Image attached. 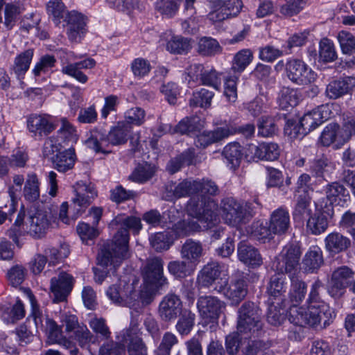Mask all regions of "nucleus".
Listing matches in <instances>:
<instances>
[{
    "instance_id": "obj_51",
    "label": "nucleus",
    "mask_w": 355,
    "mask_h": 355,
    "mask_svg": "<svg viewBox=\"0 0 355 355\" xmlns=\"http://www.w3.org/2000/svg\"><path fill=\"white\" fill-rule=\"evenodd\" d=\"M198 50L202 55H211L220 52L221 48L216 40L209 37H203L198 41Z\"/></svg>"
},
{
    "instance_id": "obj_37",
    "label": "nucleus",
    "mask_w": 355,
    "mask_h": 355,
    "mask_svg": "<svg viewBox=\"0 0 355 355\" xmlns=\"http://www.w3.org/2000/svg\"><path fill=\"white\" fill-rule=\"evenodd\" d=\"M295 205L293 212V219L297 222H302L311 214V196L307 193L295 195Z\"/></svg>"
},
{
    "instance_id": "obj_18",
    "label": "nucleus",
    "mask_w": 355,
    "mask_h": 355,
    "mask_svg": "<svg viewBox=\"0 0 355 355\" xmlns=\"http://www.w3.org/2000/svg\"><path fill=\"white\" fill-rule=\"evenodd\" d=\"M197 308L200 315L204 320L207 322H214L224 313L226 304L217 297L205 295L198 299Z\"/></svg>"
},
{
    "instance_id": "obj_36",
    "label": "nucleus",
    "mask_w": 355,
    "mask_h": 355,
    "mask_svg": "<svg viewBox=\"0 0 355 355\" xmlns=\"http://www.w3.org/2000/svg\"><path fill=\"white\" fill-rule=\"evenodd\" d=\"M324 243L327 251L338 254L346 250L350 246L351 241L342 234L334 232L325 237Z\"/></svg>"
},
{
    "instance_id": "obj_7",
    "label": "nucleus",
    "mask_w": 355,
    "mask_h": 355,
    "mask_svg": "<svg viewBox=\"0 0 355 355\" xmlns=\"http://www.w3.org/2000/svg\"><path fill=\"white\" fill-rule=\"evenodd\" d=\"M24 214L19 213L15 222L14 227L8 231V236L19 245L18 236L20 235L19 228L21 225L25 227L26 231L34 237H41L51 225L50 216L46 211L37 210L31 214L28 220L23 224Z\"/></svg>"
},
{
    "instance_id": "obj_57",
    "label": "nucleus",
    "mask_w": 355,
    "mask_h": 355,
    "mask_svg": "<svg viewBox=\"0 0 355 355\" xmlns=\"http://www.w3.org/2000/svg\"><path fill=\"white\" fill-rule=\"evenodd\" d=\"M106 3L111 8L128 14L139 8L138 0H106Z\"/></svg>"
},
{
    "instance_id": "obj_43",
    "label": "nucleus",
    "mask_w": 355,
    "mask_h": 355,
    "mask_svg": "<svg viewBox=\"0 0 355 355\" xmlns=\"http://www.w3.org/2000/svg\"><path fill=\"white\" fill-rule=\"evenodd\" d=\"M285 272H279L273 275L270 279L267 290L270 296L274 297L282 295L286 291V278Z\"/></svg>"
},
{
    "instance_id": "obj_64",
    "label": "nucleus",
    "mask_w": 355,
    "mask_h": 355,
    "mask_svg": "<svg viewBox=\"0 0 355 355\" xmlns=\"http://www.w3.org/2000/svg\"><path fill=\"white\" fill-rule=\"evenodd\" d=\"M340 144L347 143L355 135V119L354 117H348L345 119L342 128L339 126Z\"/></svg>"
},
{
    "instance_id": "obj_14",
    "label": "nucleus",
    "mask_w": 355,
    "mask_h": 355,
    "mask_svg": "<svg viewBox=\"0 0 355 355\" xmlns=\"http://www.w3.org/2000/svg\"><path fill=\"white\" fill-rule=\"evenodd\" d=\"M338 108V105L336 103H326L305 113L300 119L302 129L306 133L315 130L325 121L334 116Z\"/></svg>"
},
{
    "instance_id": "obj_27",
    "label": "nucleus",
    "mask_w": 355,
    "mask_h": 355,
    "mask_svg": "<svg viewBox=\"0 0 355 355\" xmlns=\"http://www.w3.org/2000/svg\"><path fill=\"white\" fill-rule=\"evenodd\" d=\"M74 192L72 201L80 207L89 206L97 196L94 186L83 181H79L74 185Z\"/></svg>"
},
{
    "instance_id": "obj_42",
    "label": "nucleus",
    "mask_w": 355,
    "mask_h": 355,
    "mask_svg": "<svg viewBox=\"0 0 355 355\" xmlns=\"http://www.w3.org/2000/svg\"><path fill=\"white\" fill-rule=\"evenodd\" d=\"M223 155L231 168L237 167L243 157L242 148L239 143H230L224 148Z\"/></svg>"
},
{
    "instance_id": "obj_35",
    "label": "nucleus",
    "mask_w": 355,
    "mask_h": 355,
    "mask_svg": "<svg viewBox=\"0 0 355 355\" xmlns=\"http://www.w3.org/2000/svg\"><path fill=\"white\" fill-rule=\"evenodd\" d=\"M297 274L288 275L291 286L288 292L289 302L292 306H297L302 302L306 293V285L304 282L297 277Z\"/></svg>"
},
{
    "instance_id": "obj_26",
    "label": "nucleus",
    "mask_w": 355,
    "mask_h": 355,
    "mask_svg": "<svg viewBox=\"0 0 355 355\" xmlns=\"http://www.w3.org/2000/svg\"><path fill=\"white\" fill-rule=\"evenodd\" d=\"M355 89V77L345 76L331 81L326 87L325 93L328 98L337 99L350 94Z\"/></svg>"
},
{
    "instance_id": "obj_33",
    "label": "nucleus",
    "mask_w": 355,
    "mask_h": 355,
    "mask_svg": "<svg viewBox=\"0 0 355 355\" xmlns=\"http://www.w3.org/2000/svg\"><path fill=\"white\" fill-rule=\"evenodd\" d=\"M76 159L75 150L69 148L51 157L53 168L60 173L73 168Z\"/></svg>"
},
{
    "instance_id": "obj_23",
    "label": "nucleus",
    "mask_w": 355,
    "mask_h": 355,
    "mask_svg": "<svg viewBox=\"0 0 355 355\" xmlns=\"http://www.w3.org/2000/svg\"><path fill=\"white\" fill-rule=\"evenodd\" d=\"M118 253H116L117 255ZM98 264L103 267H110L108 271L101 270L98 268H94V279L95 282L101 284L106 277L108 272L112 270V274L116 272V269L119 266L121 262L119 264L116 263V257L114 250L110 245L105 246L101 249L97 257Z\"/></svg>"
},
{
    "instance_id": "obj_4",
    "label": "nucleus",
    "mask_w": 355,
    "mask_h": 355,
    "mask_svg": "<svg viewBox=\"0 0 355 355\" xmlns=\"http://www.w3.org/2000/svg\"><path fill=\"white\" fill-rule=\"evenodd\" d=\"M112 225H117L120 227L113 237L111 245L112 250H114L115 254L116 263H120L125 259L129 257L128 242L129 231L137 234L142 228L141 219L136 216H125L124 215L117 216L111 223Z\"/></svg>"
},
{
    "instance_id": "obj_2",
    "label": "nucleus",
    "mask_w": 355,
    "mask_h": 355,
    "mask_svg": "<svg viewBox=\"0 0 355 355\" xmlns=\"http://www.w3.org/2000/svg\"><path fill=\"white\" fill-rule=\"evenodd\" d=\"M320 281H315L311 287L306 300L307 306H292L289 309L288 320L300 328L327 327L336 317L334 311L321 299Z\"/></svg>"
},
{
    "instance_id": "obj_8",
    "label": "nucleus",
    "mask_w": 355,
    "mask_h": 355,
    "mask_svg": "<svg viewBox=\"0 0 355 355\" xmlns=\"http://www.w3.org/2000/svg\"><path fill=\"white\" fill-rule=\"evenodd\" d=\"M228 267L217 262L205 265L198 276V281L202 286H212L217 292H221L224 289V286L228 285Z\"/></svg>"
},
{
    "instance_id": "obj_47",
    "label": "nucleus",
    "mask_w": 355,
    "mask_h": 355,
    "mask_svg": "<svg viewBox=\"0 0 355 355\" xmlns=\"http://www.w3.org/2000/svg\"><path fill=\"white\" fill-rule=\"evenodd\" d=\"M253 53L250 49H242L236 53L232 61V69L235 72L241 73L251 63Z\"/></svg>"
},
{
    "instance_id": "obj_10",
    "label": "nucleus",
    "mask_w": 355,
    "mask_h": 355,
    "mask_svg": "<svg viewBox=\"0 0 355 355\" xmlns=\"http://www.w3.org/2000/svg\"><path fill=\"white\" fill-rule=\"evenodd\" d=\"M220 215L226 223L236 226L253 213L251 203L245 204L233 198H224L220 203Z\"/></svg>"
},
{
    "instance_id": "obj_32",
    "label": "nucleus",
    "mask_w": 355,
    "mask_h": 355,
    "mask_svg": "<svg viewBox=\"0 0 355 355\" xmlns=\"http://www.w3.org/2000/svg\"><path fill=\"white\" fill-rule=\"evenodd\" d=\"M349 199V191L341 184L334 182L326 188V196L318 201H325L334 207V204L342 205Z\"/></svg>"
},
{
    "instance_id": "obj_34",
    "label": "nucleus",
    "mask_w": 355,
    "mask_h": 355,
    "mask_svg": "<svg viewBox=\"0 0 355 355\" xmlns=\"http://www.w3.org/2000/svg\"><path fill=\"white\" fill-rule=\"evenodd\" d=\"M323 263L322 251L318 245L311 246L302 260L303 268L307 272H315Z\"/></svg>"
},
{
    "instance_id": "obj_39",
    "label": "nucleus",
    "mask_w": 355,
    "mask_h": 355,
    "mask_svg": "<svg viewBox=\"0 0 355 355\" xmlns=\"http://www.w3.org/2000/svg\"><path fill=\"white\" fill-rule=\"evenodd\" d=\"M33 55V49H29L20 53L15 58L11 69L19 80L23 79L25 73L28 71Z\"/></svg>"
},
{
    "instance_id": "obj_22",
    "label": "nucleus",
    "mask_w": 355,
    "mask_h": 355,
    "mask_svg": "<svg viewBox=\"0 0 355 355\" xmlns=\"http://www.w3.org/2000/svg\"><path fill=\"white\" fill-rule=\"evenodd\" d=\"M354 277V272L347 266L338 268L334 271L330 282L329 293L333 297L341 295L347 287H350Z\"/></svg>"
},
{
    "instance_id": "obj_63",
    "label": "nucleus",
    "mask_w": 355,
    "mask_h": 355,
    "mask_svg": "<svg viewBox=\"0 0 355 355\" xmlns=\"http://www.w3.org/2000/svg\"><path fill=\"white\" fill-rule=\"evenodd\" d=\"M202 84L219 90L221 85V74L213 68L205 69L202 75Z\"/></svg>"
},
{
    "instance_id": "obj_20",
    "label": "nucleus",
    "mask_w": 355,
    "mask_h": 355,
    "mask_svg": "<svg viewBox=\"0 0 355 355\" xmlns=\"http://www.w3.org/2000/svg\"><path fill=\"white\" fill-rule=\"evenodd\" d=\"M57 127L55 119L49 114H31L27 119V128L33 137L41 139Z\"/></svg>"
},
{
    "instance_id": "obj_38",
    "label": "nucleus",
    "mask_w": 355,
    "mask_h": 355,
    "mask_svg": "<svg viewBox=\"0 0 355 355\" xmlns=\"http://www.w3.org/2000/svg\"><path fill=\"white\" fill-rule=\"evenodd\" d=\"M203 247L200 241L191 239H187L182 245L180 254L182 259L189 261L191 263H198L203 255Z\"/></svg>"
},
{
    "instance_id": "obj_28",
    "label": "nucleus",
    "mask_w": 355,
    "mask_h": 355,
    "mask_svg": "<svg viewBox=\"0 0 355 355\" xmlns=\"http://www.w3.org/2000/svg\"><path fill=\"white\" fill-rule=\"evenodd\" d=\"M226 298L231 301L232 304H239L246 296L248 293V285L243 279H236L231 282L227 286H224V289L221 292Z\"/></svg>"
},
{
    "instance_id": "obj_19",
    "label": "nucleus",
    "mask_w": 355,
    "mask_h": 355,
    "mask_svg": "<svg viewBox=\"0 0 355 355\" xmlns=\"http://www.w3.org/2000/svg\"><path fill=\"white\" fill-rule=\"evenodd\" d=\"M209 3L211 11L208 14V18L213 22H219L236 16L243 7L241 0H210Z\"/></svg>"
},
{
    "instance_id": "obj_44",
    "label": "nucleus",
    "mask_w": 355,
    "mask_h": 355,
    "mask_svg": "<svg viewBox=\"0 0 355 355\" xmlns=\"http://www.w3.org/2000/svg\"><path fill=\"white\" fill-rule=\"evenodd\" d=\"M194 154L195 153L193 149H187L181 155L177 156L168 162L167 165V170L171 173H175L178 171L183 166L191 164L194 158Z\"/></svg>"
},
{
    "instance_id": "obj_3",
    "label": "nucleus",
    "mask_w": 355,
    "mask_h": 355,
    "mask_svg": "<svg viewBox=\"0 0 355 355\" xmlns=\"http://www.w3.org/2000/svg\"><path fill=\"white\" fill-rule=\"evenodd\" d=\"M46 10L55 25L67 22V33L71 42H80L87 32V18L83 15L74 10L68 12L61 0H50Z\"/></svg>"
},
{
    "instance_id": "obj_15",
    "label": "nucleus",
    "mask_w": 355,
    "mask_h": 355,
    "mask_svg": "<svg viewBox=\"0 0 355 355\" xmlns=\"http://www.w3.org/2000/svg\"><path fill=\"white\" fill-rule=\"evenodd\" d=\"M129 278L123 277L117 284H112L106 291V295L114 304L120 306H130L135 300V288Z\"/></svg>"
},
{
    "instance_id": "obj_54",
    "label": "nucleus",
    "mask_w": 355,
    "mask_h": 355,
    "mask_svg": "<svg viewBox=\"0 0 355 355\" xmlns=\"http://www.w3.org/2000/svg\"><path fill=\"white\" fill-rule=\"evenodd\" d=\"M248 232L257 240L265 242L266 239H270L272 232L270 226L267 227V223L261 221L254 222Z\"/></svg>"
},
{
    "instance_id": "obj_31",
    "label": "nucleus",
    "mask_w": 355,
    "mask_h": 355,
    "mask_svg": "<svg viewBox=\"0 0 355 355\" xmlns=\"http://www.w3.org/2000/svg\"><path fill=\"white\" fill-rule=\"evenodd\" d=\"M270 228L273 234H284L290 227V215L284 208L275 209L270 215Z\"/></svg>"
},
{
    "instance_id": "obj_52",
    "label": "nucleus",
    "mask_w": 355,
    "mask_h": 355,
    "mask_svg": "<svg viewBox=\"0 0 355 355\" xmlns=\"http://www.w3.org/2000/svg\"><path fill=\"white\" fill-rule=\"evenodd\" d=\"M180 4V0H158L155 8L161 15L170 18L178 12Z\"/></svg>"
},
{
    "instance_id": "obj_48",
    "label": "nucleus",
    "mask_w": 355,
    "mask_h": 355,
    "mask_svg": "<svg viewBox=\"0 0 355 355\" xmlns=\"http://www.w3.org/2000/svg\"><path fill=\"white\" fill-rule=\"evenodd\" d=\"M151 246L157 251L167 250L173 243V239L168 232H157L149 238Z\"/></svg>"
},
{
    "instance_id": "obj_58",
    "label": "nucleus",
    "mask_w": 355,
    "mask_h": 355,
    "mask_svg": "<svg viewBox=\"0 0 355 355\" xmlns=\"http://www.w3.org/2000/svg\"><path fill=\"white\" fill-rule=\"evenodd\" d=\"M257 127L258 135L263 137H272L277 131L274 119L269 116H262L259 120Z\"/></svg>"
},
{
    "instance_id": "obj_6",
    "label": "nucleus",
    "mask_w": 355,
    "mask_h": 355,
    "mask_svg": "<svg viewBox=\"0 0 355 355\" xmlns=\"http://www.w3.org/2000/svg\"><path fill=\"white\" fill-rule=\"evenodd\" d=\"M24 295L29 299L32 306V317L37 329L44 331L48 336L49 344H58L67 349H70L72 343L62 335V331L57 323L44 315L35 305V299L31 291L23 289Z\"/></svg>"
},
{
    "instance_id": "obj_9",
    "label": "nucleus",
    "mask_w": 355,
    "mask_h": 355,
    "mask_svg": "<svg viewBox=\"0 0 355 355\" xmlns=\"http://www.w3.org/2000/svg\"><path fill=\"white\" fill-rule=\"evenodd\" d=\"M237 314V331L241 334H254L261 329V312L254 303L245 302Z\"/></svg>"
},
{
    "instance_id": "obj_53",
    "label": "nucleus",
    "mask_w": 355,
    "mask_h": 355,
    "mask_svg": "<svg viewBox=\"0 0 355 355\" xmlns=\"http://www.w3.org/2000/svg\"><path fill=\"white\" fill-rule=\"evenodd\" d=\"M337 39L343 53L352 55L355 52V36L352 33L342 31L338 33Z\"/></svg>"
},
{
    "instance_id": "obj_13",
    "label": "nucleus",
    "mask_w": 355,
    "mask_h": 355,
    "mask_svg": "<svg viewBox=\"0 0 355 355\" xmlns=\"http://www.w3.org/2000/svg\"><path fill=\"white\" fill-rule=\"evenodd\" d=\"M315 205V213L309 216L306 227L311 234L318 235L327 229L329 223L334 216V209L325 201H317Z\"/></svg>"
},
{
    "instance_id": "obj_11",
    "label": "nucleus",
    "mask_w": 355,
    "mask_h": 355,
    "mask_svg": "<svg viewBox=\"0 0 355 355\" xmlns=\"http://www.w3.org/2000/svg\"><path fill=\"white\" fill-rule=\"evenodd\" d=\"M302 251L298 243H288L284 247L277 257L274 266L279 272L288 275L297 274L300 272L299 261Z\"/></svg>"
},
{
    "instance_id": "obj_21",
    "label": "nucleus",
    "mask_w": 355,
    "mask_h": 355,
    "mask_svg": "<svg viewBox=\"0 0 355 355\" xmlns=\"http://www.w3.org/2000/svg\"><path fill=\"white\" fill-rule=\"evenodd\" d=\"M73 277L64 271L59 272L51 279L50 290L53 296V302L66 300L74 285Z\"/></svg>"
},
{
    "instance_id": "obj_45",
    "label": "nucleus",
    "mask_w": 355,
    "mask_h": 355,
    "mask_svg": "<svg viewBox=\"0 0 355 355\" xmlns=\"http://www.w3.org/2000/svg\"><path fill=\"white\" fill-rule=\"evenodd\" d=\"M155 173L154 165L144 163L138 165L130 176L133 182L143 183L150 179Z\"/></svg>"
},
{
    "instance_id": "obj_46",
    "label": "nucleus",
    "mask_w": 355,
    "mask_h": 355,
    "mask_svg": "<svg viewBox=\"0 0 355 355\" xmlns=\"http://www.w3.org/2000/svg\"><path fill=\"white\" fill-rule=\"evenodd\" d=\"M196 315L189 310H184L175 325L178 332L182 335H188L195 324Z\"/></svg>"
},
{
    "instance_id": "obj_17",
    "label": "nucleus",
    "mask_w": 355,
    "mask_h": 355,
    "mask_svg": "<svg viewBox=\"0 0 355 355\" xmlns=\"http://www.w3.org/2000/svg\"><path fill=\"white\" fill-rule=\"evenodd\" d=\"M66 55L68 60L66 62L62 60V73L73 78L80 83H86L88 77L81 69H93L96 66V61L91 58H88L80 62H71L70 61L76 60L77 56L71 51L67 53Z\"/></svg>"
},
{
    "instance_id": "obj_59",
    "label": "nucleus",
    "mask_w": 355,
    "mask_h": 355,
    "mask_svg": "<svg viewBox=\"0 0 355 355\" xmlns=\"http://www.w3.org/2000/svg\"><path fill=\"white\" fill-rule=\"evenodd\" d=\"M191 48L189 41L184 37H173L167 43L166 49L173 53H183L187 52Z\"/></svg>"
},
{
    "instance_id": "obj_29",
    "label": "nucleus",
    "mask_w": 355,
    "mask_h": 355,
    "mask_svg": "<svg viewBox=\"0 0 355 355\" xmlns=\"http://www.w3.org/2000/svg\"><path fill=\"white\" fill-rule=\"evenodd\" d=\"M57 60L53 55L46 54L40 57L32 69V73L37 82L46 80L47 76L52 73Z\"/></svg>"
},
{
    "instance_id": "obj_30",
    "label": "nucleus",
    "mask_w": 355,
    "mask_h": 355,
    "mask_svg": "<svg viewBox=\"0 0 355 355\" xmlns=\"http://www.w3.org/2000/svg\"><path fill=\"white\" fill-rule=\"evenodd\" d=\"M239 259L251 268H258L263 263L262 257L258 250L245 243H241L237 249Z\"/></svg>"
},
{
    "instance_id": "obj_60",
    "label": "nucleus",
    "mask_w": 355,
    "mask_h": 355,
    "mask_svg": "<svg viewBox=\"0 0 355 355\" xmlns=\"http://www.w3.org/2000/svg\"><path fill=\"white\" fill-rule=\"evenodd\" d=\"M238 75H230L225 79L224 95L230 102H235L237 99Z\"/></svg>"
},
{
    "instance_id": "obj_56",
    "label": "nucleus",
    "mask_w": 355,
    "mask_h": 355,
    "mask_svg": "<svg viewBox=\"0 0 355 355\" xmlns=\"http://www.w3.org/2000/svg\"><path fill=\"white\" fill-rule=\"evenodd\" d=\"M320 57L324 62H332L336 58L335 46L331 40L323 38L320 42Z\"/></svg>"
},
{
    "instance_id": "obj_5",
    "label": "nucleus",
    "mask_w": 355,
    "mask_h": 355,
    "mask_svg": "<svg viewBox=\"0 0 355 355\" xmlns=\"http://www.w3.org/2000/svg\"><path fill=\"white\" fill-rule=\"evenodd\" d=\"M132 127L127 125L125 122L119 121L110 129L107 135L101 131L93 130L89 137L85 141V145L96 153L108 154L110 153V150L107 149L109 145L124 144L127 142Z\"/></svg>"
},
{
    "instance_id": "obj_55",
    "label": "nucleus",
    "mask_w": 355,
    "mask_h": 355,
    "mask_svg": "<svg viewBox=\"0 0 355 355\" xmlns=\"http://www.w3.org/2000/svg\"><path fill=\"white\" fill-rule=\"evenodd\" d=\"M168 272L176 279H182L191 274L187 263L184 261H171L168 263Z\"/></svg>"
},
{
    "instance_id": "obj_41",
    "label": "nucleus",
    "mask_w": 355,
    "mask_h": 355,
    "mask_svg": "<svg viewBox=\"0 0 355 355\" xmlns=\"http://www.w3.org/2000/svg\"><path fill=\"white\" fill-rule=\"evenodd\" d=\"M300 100V93L297 89L283 87L279 94L278 103L282 110H288L296 106Z\"/></svg>"
},
{
    "instance_id": "obj_61",
    "label": "nucleus",
    "mask_w": 355,
    "mask_h": 355,
    "mask_svg": "<svg viewBox=\"0 0 355 355\" xmlns=\"http://www.w3.org/2000/svg\"><path fill=\"white\" fill-rule=\"evenodd\" d=\"M130 67L133 75L139 78L147 76L151 69L149 61L142 58H137L133 60Z\"/></svg>"
},
{
    "instance_id": "obj_1",
    "label": "nucleus",
    "mask_w": 355,
    "mask_h": 355,
    "mask_svg": "<svg viewBox=\"0 0 355 355\" xmlns=\"http://www.w3.org/2000/svg\"><path fill=\"white\" fill-rule=\"evenodd\" d=\"M171 196L175 198L191 196L187 205L189 215L196 218L202 225L211 228L219 222L218 205L211 198L218 193L217 185L211 180H184L173 189Z\"/></svg>"
},
{
    "instance_id": "obj_40",
    "label": "nucleus",
    "mask_w": 355,
    "mask_h": 355,
    "mask_svg": "<svg viewBox=\"0 0 355 355\" xmlns=\"http://www.w3.org/2000/svg\"><path fill=\"white\" fill-rule=\"evenodd\" d=\"M339 125L336 123L328 124L322 132L320 141L324 146H329L334 144L336 148H340L345 144H340Z\"/></svg>"
},
{
    "instance_id": "obj_16",
    "label": "nucleus",
    "mask_w": 355,
    "mask_h": 355,
    "mask_svg": "<svg viewBox=\"0 0 355 355\" xmlns=\"http://www.w3.org/2000/svg\"><path fill=\"white\" fill-rule=\"evenodd\" d=\"M164 261L159 257H153L147 260L142 269L144 282L152 284L157 289H166L168 281L164 275Z\"/></svg>"
},
{
    "instance_id": "obj_12",
    "label": "nucleus",
    "mask_w": 355,
    "mask_h": 355,
    "mask_svg": "<svg viewBox=\"0 0 355 355\" xmlns=\"http://www.w3.org/2000/svg\"><path fill=\"white\" fill-rule=\"evenodd\" d=\"M286 76L294 84L306 85L316 80L315 72L303 60L290 58L286 62Z\"/></svg>"
},
{
    "instance_id": "obj_49",
    "label": "nucleus",
    "mask_w": 355,
    "mask_h": 355,
    "mask_svg": "<svg viewBox=\"0 0 355 355\" xmlns=\"http://www.w3.org/2000/svg\"><path fill=\"white\" fill-rule=\"evenodd\" d=\"M214 96V92L202 88L193 92V96L190 100V105L205 108L209 107L211 105Z\"/></svg>"
},
{
    "instance_id": "obj_62",
    "label": "nucleus",
    "mask_w": 355,
    "mask_h": 355,
    "mask_svg": "<svg viewBox=\"0 0 355 355\" xmlns=\"http://www.w3.org/2000/svg\"><path fill=\"white\" fill-rule=\"evenodd\" d=\"M124 118L125 121H123L127 125L139 126L144 122L145 112L139 107H132L124 113Z\"/></svg>"
},
{
    "instance_id": "obj_50",
    "label": "nucleus",
    "mask_w": 355,
    "mask_h": 355,
    "mask_svg": "<svg viewBox=\"0 0 355 355\" xmlns=\"http://www.w3.org/2000/svg\"><path fill=\"white\" fill-rule=\"evenodd\" d=\"M24 197L29 201H35L40 196L39 181L35 174H29L24 188Z\"/></svg>"
},
{
    "instance_id": "obj_25",
    "label": "nucleus",
    "mask_w": 355,
    "mask_h": 355,
    "mask_svg": "<svg viewBox=\"0 0 355 355\" xmlns=\"http://www.w3.org/2000/svg\"><path fill=\"white\" fill-rule=\"evenodd\" d=\"M139 332L137 322L132 320L130 328L123 334V341L128 342V352L129 355H147L146 347L139 337Z\"/></svg>"
},
{
    "instance_id": "obj_24",
    "label": "nucleus",
    "mask_w": 355,
    "mask_h": 355,
    "mask_svg": "<svg viewBox=\"0 0 355 355\" xmlns=\"http://www.w3.org/2000/svg\"><path fill=\"white\" fill-rule=\"evenodd\" d=\"M182 308L180 297L175 294H168L159 303V315L164 321L173 320L181 313Z\"/></svg>"
}]
</instances>
